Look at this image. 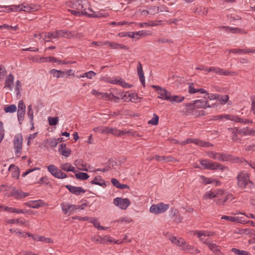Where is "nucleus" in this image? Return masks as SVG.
Wrapping results in <instances>:
<instances>
[{"label": "nucleus", "instance_id": "f257e3e1", "mask_svg": "<svg viewBox=\"0 0 255 255\" xmlns=\"http://www.w3.org/2000/svg\"><path fill=\"white\" fill-rule=\"evenodd\" d=\"M167 238L172 244L176 245L180 250L186 252H191L193 249V246L189 245L182 238H177L169 234L167 236Z\"/></svg>", "mask_w": 255, "mask_h": 255}, {"label": "nucleus", "instance_id": "f03ea898", "mask_svg": "<svg viewBox=\"0 0 255 255\" xmlns=\"http://www.w3.org/2000/svg\"><path fill=\"white\" fill-rule=\"evenodd\" d=\"M237 179L238 186L241 189H245L248 184H251L250 187L254 185L253 182L249 179L248 174L245 172H240L238 174Z\"/></svg>", "mask_w": 255, "mask_h": 255}, {"label": "nucleus", "instance_id": "7ed1b4c3", "mask_svg": "<svg viewBox=\"0 0 255 255\" xmlns=\"http://www.w3.org/2000/svg\"><path fill=\"white\" fill-rule=\"evenodd\" d=\"M200 163L205 169L210 170L220 169L222 170H224V169H228L227 167H224L220 163L212 162L208 160H201Z\"/></svg>", "mask_w": 255, "mask_h": 255}, {"label": "nucleus", "instance_id": "20e7f679", "mask_svg": "<svg viewBox=\"0 0 255 255\" xmlns=\"http://www.w3.org/2000/svg\"><path fill=\"white\" fill-rule=\"evenodd\" d=\"M222 219H225L227 221L235 223H254L252 221H246V218L243 214H240V216L236 217L223 216L221 217V220Z\"/></svg>", "mask_w": 255, "mask_h": 255}, {"label": "nucleus", "instance_id": "39448f33", "mask_svg": "<svg viewBox=\"0 0 255 255\" xmlns=\"http://www.w3.org/2000/svg\"><path fill=\"white\" fill-rule=\"evenodd\" d=\"M227 136L231 137L233 142H239L241 139L238 137V134L241 133V129L238 128H230L227 130Z\"/></svg>", "mask_w": 255, "mask_h": 255}, {"label": "nucleus", "instance_id": "423d86ee", "mask_svg": "<svg viewBox=\"0 0 255 255\" xmlns=\"http://www.w3.org/2000/svg\"><path fill=\"white\" fill-rule=\"evenodd\" d=\"M169 205L163 203L152 205L150 208V212L155 214H161L166 211L169 208Z\"/></svg>", "mask_w": 255, "mask_h": 255}, {"label": "nucleus", "instance_id": "0eeeda50", "mask_svg": "<svg viewBox=\"0 0 255 255\" xmlns=\"http://www.w3.org/2000/svg\"><path fill=\"white\" fill-rule=\"evenodd\" d=\"M47 170L55 178L63 179L67 177L66 173L62 172L61 170L53 164L48 165Z\"/></svg>", "mask_w": 255, "mask_h": 255}, {"label": "nucleus", "instance_id": "6e6552de", "mask_svg": "<svg viewBox=\"0 0 255 255\" xmlns=\"http://www.w3.org/2000/svg\"><path fill=\"white\" fill-rule=\"evenodd\" d=\"M22 135L18 134L15 135L13 139L14 148L16 156L19 157L21 154L22 147Z\"/></svg>", "mask_w": 255, "mask_h": 255}, {"label": "nucleus", "instance_id": "1a4fd4ad", "mask_svg": "<svg viewBox=\"0 0 255 255\" xmlns=\"http://www.w3.org/2000/svg\"><path fill=\"white\" fill-rule=\"evenodd\" d=\"M86 204H83L81 205H75L69 204H63L62 206V211L64 214L71 213L77 210L83 209V206H86Z\"/></svg>", "mask_w": 255, "mask_h": 255}, {"label": "nucleus", "instance_id": "9d476101", "mask_svg": "<svg viewBox=\"0 0 255 255\" xmlns=\"http://www.w3.org/2000/svg\"><path fill=\"white\" fill-rule=\"evenodd\" d=\"M114 204L122 210L126 209L130 205V201L128 198L117 197L114 200Z\"/></svg>", "mask_w": 255, "mask_h": 255}, {"label": "nucleus", "instance_id": "9b49d317", "mask_svg": "<svg viewBox=\"0 0 255 255\" xmlns=\"http://www.w3.org/2000/svg\"><path fill=\"white\" fill-rule=\"evenodd\" d=\"M67 35V31L64 30H56L52 32H49L44 35L43 40H45L46 38H59L60 37H63L65 38V36Z\"/></svg>", "mask_w": 255, "mask_h": 255}, {"label": "nucleus", "instance_id": "f8f14e48", "mask_svg": "<svg viewBox=\"0 0 255 255\" xmlns=\"http://www.w3.org/2000/svg\"><path fill=\"white\" fill-rule=\"evenodd\" d=\"M69 11L74 15L80 16L82 15H85L89 17H100L101 16V13L90 14L87 11L81 12L78 10L69 9Z\"/></svg>", "mask_w": 255, "mask_h": 255}, {"label": "nucleus", "instance_id": "ddd939ff", "mask_svg": "<svg viewBox=\"0 0 255 255\" xmlns=\"http://www.w3.org/2000/svg\"><path fill=\"white\" fill-rule=\"evenodd\" d=\"M159 89L157 92V93L159 95L157 98L167 101L170 100V92L162 87Z\"/></svg>", "mask_w": 255, "mask_h": 255}, {"label": "nucleus", "instance_id": "4468645a", "mask_svg": "<svg viewBox=\"0 0 255 255\" xmlns=\"http://www.w3.org/2000/svg\"><path fill=\"white\" fill-rule=\"evenodd\" d=\"M186 143H194L195 144L200 145L201 146L203 147H208L210 146H213L212 144L210 143L209 142H206L198 139H194V138H187L185 141Z\"/></svg>", "mask_w": 255, "mask_h": 255}, {"label": "nucleus", "instance_id": "2eb2a0df", "mask_svg": "<svg viewBox=\"0 0 255 255\" xmlns=\"http://www.w3.org/2000/svg\"><path fill=\"white\" fill-rule=\"evenodd\" d=\"M65 187L71 193L76 195H80L81 193H84L86 191L80 187H75L70 185H66Z\"/></svg>", "mask_w": 255, "mask_h": 255}, {"label": "nucleus", "instance_id": "dca6fc26", "mask_svg": "<svg viewBox=\"0 0 255 255\" xmlns=\"http://www.w3.org/2000/svg\"><path fill=\"white\" fill-rule=\"evenodd\" d=\"M214 105L210 106L207 101H204L202 100H196L194 102V108H211Z\"/></svg>", "mask_w": 255, "mask_h": 255}, {"label": "nucleus", "instance_id": "f3484780", "mask_svg": "<svg viewBox=\"0 0 255 255\" xmlns=\"http://www.w3.org/2000/svg\"><path fill=\"white\" fill-rule=\"evenodd\" d=\"M59 152L64 156L68 157L71 153L70 148H67L66 144H61L58 148Z\"/></svg>", "mask_w": 255, "mask_h": 255}, {"label": "nucleus", "instance_id": "a211bd4d", "mask_svg": "<svg viewBox=\"0 0 255 255\" xmlns=\"http://www.w3.org/2000/svg\"><path fill=\"white\" fill-rule=\"evenodd\" d=\"M14 77L11 74H9L5 80L4 88L8 89L9 91L12 90L13 85Z\"/></svg>", "mask_w": 255, "mask_h": 255}, {"label": "nucleus", "instance_id": "6ab92c4d", "mask_svg": "<svg viewBox=\"0 0 255 255\" xmlns=\"http://www.w3.org/2000/svg\"><path fill=\"white\" fill-rule=\"evenodd\" d=\"M86 5H89V3L87 2L86 3H83V1L81 0H77L76 2L73 4V8L76 9L78 11H80L81 12H85L86 11Z\"/></svg>", "mask_w": 255, "mask_h": 255}, {"label": "nucleus", "instance_id": "aec40b11", "mask_svg": "<svg viewBox=\"0 0 255 255\" xmlns=\"http://www.w3.org/2000/svg\"><path fill=\"white\" fill-rule=\"evenodd\" d=\"M29 195L28 193H24L21 191L13 189L11 193L10 196L14 197L17 199H21Z\"/></svg>", "mask_w": 255, "mask_h": 255}, {"label": "nucleus", "instance_id": "412c9836", "mask_svg": "<svg viewBox=\"0 0 255 255\" xmlns=\"http://www.w3.org/2000/svg\"><path fill=\"white\" fill-rule=\"evenodd\" d=\"M24 204L26 206H28L31 208H38L43 205L44 204V202L42 200H39L36 201H30L26 202Z\"/></svg>", "mask_w": 255, "mask_h": 255}, {"label": "nucleus", "instance_id": "4be33fe9", "mask_svg": "<svg viewBox=\"0 0 255 255\" xmlns=\"http://www.w3.org/2000/svg\"><path fill=\"white\" fill-rule=\"evenodd\" d=\"M102 244H107L108 243H114L116 244H121L123 243L120 240H115L109 236H104L102 237Z\"/></svg>", "mask_w": 255, "mask_h": 255}, {"label": "nucleus", "instance_id": "5701e85b", "mask_svg": "<svg viewBox=\"0 0 255 255\" xmlns=\"http://www.w3.org/2000/svg\"><path fill=\"white\" fill-rule=\"evenodd\" d=\"M84 34L81 32H75L74 31H67V35L65 36V38H77L79 39H81L84 37Z\"/></svg>", "mask_w": 255, "mask_h": 255}, {"label": "nucleus", "instance_id": "b1692460", "mask_svg": "<svg viewBox=\"0 0 255 255\" xmlns=\"http://www.w3.org/2000/svg\"><path fill=\"white\" fill-rule=\"evenodd\" d=\"M91 183L95 185H98L103 187L106 186V184L104 180L100 176H96L93 180L91 181Z\"/></svg>", "mask_w": 255, "mask_h": 255}, {"label": "nucleus", "instance_id": "393cba45", "mask_svg": "<svg viewBox=\"0 0 255 255\" xmlns=\"http://www.w3.org/2000/svg\"><path fill=\"white\" fill-rule=\"evenodd\" d=\"M0 208L2 209L5 211L9 213H24L23 210L18 209L16 208H13L8 206H0Z\"/></svg>", "mask_w": 255, "mask_h": 255}, {"label": "nucleus", "instance_id": "a878e982", "mask_svg": "<svg viewBox=\"0 0 255 255\" xmlns=\"http://www.w3.org/2000/svg\"><path fill=\"white\" fill-rule=\"evenodd\" d=\"M231 120L236 123H241L245 124L253 123V121L250 119H244L237 116H232Z\"/></svg>", "mask_w": 255, "mask_h": 255}, {"label": "nucleus", "instance_id": "bb28decb", "mask_svg": "<svg viewBox=\"0 0 255 255\" xmlns=\"http://www.w3.org/2000/svg\"><path fill=\"white\" fill-rule=\"evenodd\" d=\"M171 215L172 216L174 222L177 223L182 222V218L180 215L178 214V212L177 210L172 209L171 210Z\"/></svg>", "mask_w": 255, "mask_h": 255}, {"label": "nucleus", "instance_id": "cd10ccee", "mask_svg": "<svg viewBox=\"0 0 255 255\" xmlns=\"http://www.w3.org/2000/svg\"><path fill=\"white\" fill-rule=\"evenodd\" d=\"M170 98V100H168V101L172 104L181 103L184 99V97L177 95L172 96L171 94Z\"/></svg>", "mask_w": 255, "mask_h": 255}, {"label": "nucleus", "instance_id": "c85d7f7f", "mask_svg": "<svg viewBox=\"0 0 255 255\" xmlns=\"http://www.w3.org/2000/svg\"><path fill=\"white\" fill-rule=\"evenodd\" d=\"M60 168L65 171H72L75 172V168L69 163H66L60 165Z\"/></svg>", "mask_w": 255, "mask_h": 255}, {"label": "nucleus", "instance_id": "c756f323", "mask_svg": "<svg viewBox=\"0 0 255 255\" xmlns=\"http://www.w3.org/2000/svg\"><path fill=\"white\" fill-rule=\"evenodd\" d=\"M74 165L79 166V169L81 170L87 171L86 164L83 163V161L82 159H77L74 162Z\"/></svg>", "mask_w": 255, "mask_h": 255}, {"label": "nucleus", "instance_id": "7c9ffc66", "mask_svg": "<svg viewBox=\"0 0 255 255\" xmlns=\"http://www.w3.org/2000/svg\"><path fill=\"white\" fill-rule=\"evenodd\" d=\"M241 129V133L244 135H255V129H249L248 127L244 128Z\"/></svg>", "mask_w": 255, "mask_h": 255}, {"label": "nucleus", "instance_id": "2f4dec72", "mask_svg": "<svg viewBox=\"0 0 255 255\" xmlns=\"http://www.w3.org/2000/svg\"><path fill=\"white\" fill-rule=\"evenodd\" d=\"M50 73L52 74L53 77H56L57 78L64 77L65 75V73L64 71L54 69L50 71Z\"/></svg>", "mask_w": 255, "mask_h": 255}, {"label": "nucleus", "instance_id": "473e14b6", "mask_svg": "<svg viewBox=\"0 0 255 255\" xmlns=\"http://www.w3.org/2000/svg\"><path fill=\"white\" fill-rule=\"evenodd\" d=\"M195 235H197L198 237L200 238L201 241H202L203 243L206 244V243H209V242H207L206 240L204 239V238H202V236H209V235L207 234V233L205 231H196L194 233Z\"/></svg>", "mask_w": 255, "mask_h": 255}, {"label": "nucleus", "instance_id": "72a5a7b5", "mask_svg": "<svg viewBox=\"0 0 255 255\" xmlns=\"http://www.w3.org/2000/svg\"><path fill=\"white\" fill-rule=\"evenodd\" d=\"M34 241H42L45 243H50L52 242V240L50 238H46L44 237L38 235H34L32 239Z\"/></svg>", "mask_w": 255, "mask_h": 255}, {"label": "nucleus", "instance_id": "f704fd0d", "mask_svg": "<svg viewBox=\"0 0 255 255\" xmlns=\"http://www.w3.org/2000/svg\"><path fill=\"white\" fill-rule=\"evenodd\" d=\"M10 231L11 232H14L16 234L18 235L19 237H25L26 235H27L28 237H30L33 239V237L34 236V235H32L29 233H25L24 232H20L19 230H15V229H10Z\"/></svg>", "mask_w": 255, "mask_h": 255}, {"label": "nucleus", "instance_id": "c9c22d12", "mask_svg": "<svg viewBox=\"0 0 255 255\" xmlns=\"http://www.w3.org/2000/svg\"><path fill=\"white\" fill-rule=\"evenodd\" d=\"M109 46L114 49H123L125 50H128L129 48L124 45L118 44L117 43H109Z\"/></svg>", "mask_w": 255, "mask_h": 255}, {"label": "nucleus", "instance_id": "e433bc0d", "mask_svg": "<svg viewBox=\"0 0 255 255\" xmlns=\"http://www.w3.org/2000/svg\"><path fill=\"white\" fill-rule=\"evenodd\" d=\"M9 170H14V173H12V176L13 177H16L18 178L19 176V171L17 167L15 166L14 164H11L8 168Z\"/></svg>", "mask_w": 255, "mask_h": 255}, {"label": "nucleus", "instance_id": "4c0bfd02", "mask_svg": "<svg viewBox=\"0 0 255 255\" xmlns=\"http://www.w3.org/2000/svg\"><path fill=\"white\" fill-rule=\"evenodd\" d=\"M80 221H87L90 223H96L97 222V219L96 218H89L87 217H78Z\"/></svg>", "mask_w": 255, "mask_h": 255}, {"label": "nucleus", "instance_id": "58836bf2", "mask_svg": "<svg viewBox=\"0 0 255 255\" xmlns=\"http://www.w3.org/2000/svg\"><path fill=\"white\" fill-rule=\"evenodd\" d=\"M222 28H224L227 32L233 33H240L241 32V29L237 27L232 28L230 27L222 26Z\"/></svg>", "mask_w": 255, "mask_h": 255}, {"label": "nucleus", "instance_id": "ea45409f", "mask_svg": "<svg viewBox=\"0 0 255 255\" xmlns=\"http://www.w3.org/2000/svg\"><path fill=\"white\" fill-rule=\"evenodd\" d=\"M76 178L80 180H86L89 178V175L85 172H79L75 174Z\"/></svg>", "mask_w": 255, "mask_h": 255}, {"label": "nucleus", "instance_id": "a19ab883", "mask_svg": "<svg viewBox=\"0 0 255 255\" xmlns=\"http://www.w3.org/2000/svg\"><path fill=\"white\" fill-rule=\"evenodd\" d=\"M206 245L208 247L210 250H211L214 253H216L220 249L219 247L217 246L216 244H212L209 242L206 243Z\"/></svg>", "mask_w": 255, "mask_h": 255}, {"label": "nucleus", "instance_id": "79ce46f5", "mask_svg": "<svg viewBox=\"0 0 255 255\" xmlns=\"http://www.w3.org/2000/svg\"><path fill=\"white\" fill-rule=\"evenodd\" d=\"M231 251L237 255H248L249 252L244 250H240L236 248H232Z\"/></svg>", "mask_w": 255, "mask_h": 255}, {"label": "nucleus", "instance_id": "37998d69", "mask_svg": "<svg viewBox=\"0 0 255 255\" xmlns=\"http://www.w3.org/2000/svg\"><path fill=\"white\" fill-rule=\"evenodd\" d=\"M5 113H12L16 111V106L15 105H11L4 108Z\"/></svg>", "mask_w": 255, "mask_h": 255}, {"label": "nucleus", "instance_id": "c03bdc74", "mask_svg": "<svg viewBox=\"0 0 255 255\" xmlns=\"http://www.w3.org/2000/svg\"><path fill=\"white\" fill-rule=\"evenodd\" d=\"M59 118L58 117H55L53 118L52 117H49L48 118V121L49 122V124L50 126H55L58 123Z\"/></svg>", "mask_w": 255, "mask_h": 255}, {"label": "nucleus", "instance_id": "a18cd8bd", "mask_svg": "<svg viewBox=\"0 0 255 255\" xmlns=\"http://www.w3.org/2000/svg\"><path fill=\"white\" fill-rule=\"evenodd\" d=\"M117 82L118 83V85L125 88H130L132 87V85L128 84L122 79L118 80Z\"/></svg>", "mask_w": 255, "mask_h": 255}, {"label": "nucleus", "instance_id": "49530a36", "mask_svg": "<svg viewBox=\"0 0 255 255\" xmlns=\"http://www.w3.org/2000/svg\"><path fill=\"white\" fill-rule=\"evenodd\" d=\"M238 233L240 234H245L247 235L253 234L255 236V232L254 231V232H252V230L249 228L239 230V232H238Z\"/></svg>", "mask_w": 255, "mask_h": 255}, {"label": "nucleus", "instance_id": "de8ad7c7", "mask_svg": "<svg viewBox=\"0 0 255 255\" xmlns=\"http://www.w3.org/2000/svg\"><path fill=\"white\" fill-rule=\"evenodd\" d=\"M231 155L224 153H221L220 161H227L231 160Z\"/></svg>", "mask_w": 255, "mask_h": 255}, {"label": "nucleus", "instance_id": "09e8293b", "mask_svg": "<svg viewBox=\"0 0 255 255\" xmlns=\"http://www.w3.org/2000/svg\"><path fill=\"white\" fill-rule=\"evenodd\" d=\"M91 240L97 244H102V237L100 236H94L91 237Z\"/></svg>", "mask_w": 255, "mask_h": 255}, {"label": "nucleus", "instance_id": "8fccbe9b", "mask_svg": "<svg viewBox=\"0 0 255 255\" xmlns=\"http://www.w3.org/2000/svg\"><path fill=\"white\" fill-rule=\"evenodd\" d=\"M159 117L155 114H153V118L150 121H148V123L149 124H151L152 125H157L158 123Z\"/></svg>", "mask_w": 255, "mask_h": 255}, {"label": "nucleus", "instance_id": "3c124183", "mask_svg": "<svg viewBox=\"0 0 255 255\" xmlns=\"http://www.w3.org/2000/svg\"><path fill=\"white\" fill-rule=\"evenodd\" d=\"M27 115L29 117L30 120V123H32V121L33 120V111L32 109V105H30L28 107L27 109Z\"/></svg>", "mask_w": 255, "mask_h": 255}, {"label": "nucleus", "instance_id": "603ef678", "mask_svg": "<svg viewBox=\"0 0 255 255\" xmlns=\"http://www.w3.org/2000/svg\"><path fill=\"white\" fill-rule=\"evenodd\" d=\"M215 197H216V194L215 193H213L212 191L206 192L203 197L204 199H212Z\"/></svg>", "mask_w": 255, "mask_h": 255}, {"label": "nucleus", "instance_id": "864d4df0", "mask_svg": "<svg viewBox=\"0 0 255 255\" xmlns=\"http://www.w3.org/2000/svg\"><path fill=\"white\" fill-rule=\"evenodd\" d=\"M25 111H17L18 120L20 124H21L24 117Z\"/></svg>", "mask_w": 255, "mask_h": 255}, {"label": "nucleus", "instance_id": "5fc2aeb1", "mask_svg": "<svg viewBox=\"0 0 255 255\" xmlns=\"http://www.w3.org/2000/svg\"><path fill=\"white\" fill-rule=\"evenodd\" d=\"M111 130L112 131V134L114 135L121 136L122 135H123L125 133L124 131L120 130L116 128H113V130Z\"/></svg>", "mask_w": 255, "mask_h": 255}, {"label": "nucleus", "instance_id": "6e6d98bb", "mask_svg": "<svg viewBox=\"0 0 255 255\" xmlns=\"http://www.w3.org/2000/svg\"><path fill=\"white\" fill-rule=\"evenodd\" d=\"M22 89L21 83L19 80H17L16 82V87L15 90L16 92V94L17 96L19 95L20 93V91Z\"/></svg>", "mask_w": 255, "mask_h": 255}, {"label": "nucleus", "instance_id": "4d7b16f0", "mask_svg": "<svg viewBox=\"0 0 255 255\" xmlns=\"http://www.w3.org/2000/svg\"><path fill=\"white\" fill-rule=\"evenodd\" d=\"M229 99V96L225 95L223 96L220 95V98L217 100H219L222 104H225L228 102Z\"/></svg>", "mask_w": 255, "mask_h": 255}, {"label": "nucleus", "instance_id": "13d9d810", "mask_svg": "<svg viewBox=\"0 0 255 255\" xmlns=\"http://www.w3.org/2000/svg\"><path fill=\"white\" fill-rule=\"evenodd\" d=\"M95 75L96 73L92 71H90L88 72L84 73L82 76H81V77H87L89 79H91L93 76Z\"/></svg>", "mask_w": 255, "mask_h": 255}, {"label": "nucleus", "instance_id": "bf43d9fd", "mask_svg": "<svg viewBox=\"0 0 255 255\" xmlns=\"http://www.w3.org/2000/svg\"><path fill=\"white\" fill-rule=\"evenodd\" d=\"M159 7H158V6H151L149 8V13L150 14L153 15L155 13H158L159 12Z\"/></svg>", "mask_w": 255, "mask_h": 255}, {"label": "nucleus", "instance_id": "052dcab7", "mask_svg": "<svg viewBox=\"0 0 255 255\" xmlns=\"http://www.w3.org/2000/svg\"><path fill=\"white\" fill-rule=\"evenodd\" d=\"M208 99L210 100H217L220 98V95L207 93Z\"/></svg>", "mask_w": 255, "mask_h": 255}, {"label": "nucleus", "instance_id": "680f3d73", "mask_svg": "<svg viewBox=\"0 0 255 255\" xmlns=\"http://www.w3.org/2000/svg\"><path fill=\"white\" fill-rule=\"evenodd\" d=\"M18 111H25V106L22 100H20L18 103Z\"/></svg>", "mask_w": 255, "mask_h": 255}, {"label": "nucleus", "instance_id": "e2e57ef3", "mask_svg": "<svg viewBox=\"0 0 255 255\" xmlns=\"http://www.w3.org/2000/svg\"><path fill=\"white\" fill-rule=\"evenodd\" d=\"M137 74L139 77V80H140V82L141 83L142 86L143 87H145V79H144L143 72L137 73Z\"/></svg>", "mask_w": 255, "mask_h": 255}, {"label": "nucleus", "instance_id": "0e129e2a", "mask_svg": "<svg viewBox=\"0 0 255 255\" xmlns=\"http://www.w3.org/2000/svg\"><path fill=\"white\" fill-rule=\"evenodd\" d=\"M32 9V7L29 6H24V5H21V7L19 10V11H24L25 12H30L31 11V9Z\"/></svg>", "mask_w": 255, "mask_h": 255}, {"label": "nucleus", "instance_id": "69168bd1", "mask_svg": "<svg viewBox=\"0 0 255 255\" xmlns=\"http://www.w3.org/2000/svg\"><path fill=\"white\" fill-rule=\"evenodd\" d=\"M216 73L221 75H227L229 74L230 72L227 71H224L222 69L217 68Z\"/></svg>", "mask_w": 255, "mask_h": 255}, {"label": "nucleus", "instance_id": "338daca9", "mask_svg": "<svg viewBox=\"0 0 255 255\" xmlns=\"http://www.w3.org/2000/svg\"><path fill=\"white\" fill-rule=\"evenodd\" d=\"M121 97V99H124L125 102L131 101V98L129 97L128 94L127 95V93H122Z\"/></svg>", "mask_w": 255, "mask_h": 255}, {"label": "nucleus", "instance_id": "774afa93", "mask_svg": "<svg viewBox=\"0 0 255 255\" xmlns=\"http://www.w3.org/2000/svg\"><path fill=\"white\" fill-rule=\"evenodd\" d=\"M201 178L203 180V182L204 184H208L211 183H213V181L209 178H206L203 176H201Z\"/></svg>", "mask_w": 255, "mask_h": 255}]
</instances>
